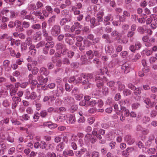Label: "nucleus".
Here are the masks:
<instances>
[{"instance_id": "obj_57", "label": "nucleus", "mask_w": 157, "mask_h": 157, "mask_svg": "<svg viewBox=\"0 0 157 157\" xmlns=\"http://www.w3.org/2000/svg\"><path fill=\"white\" fill-rule=\"evenodd\" d=\"M72 10L74 11V14L75 15H78L80 13L79 11L76 10V9L74 7H73L72 8Z\"/></svg>"}, {"instance_id": "obj_6", "label": "nucleus", "mask_w": 157, "mask_h": 157, "mask_svg": "<svg viewBox=\"0 0 157 157\" xmlns=\"http://www.w3.org/2000/svg\"><path fill=\"white\" fill-rule=\"evenodd\" d=\"M130 13L127 11H124L123 12L122 15L120 17V20L121 21H124L126 20L127 17H130Z\"/></svg>"}, {"instance_id": "obj_9", "label": "nucleus", "mask_w": 157, "mask_h": 157, "mask_svg": "<svg viewBox=\"0 0 157 157\" xmlns=\"http://www.w3.org/2000/svg\"><path fill=\"white\" fill-rule=\"evenodd\" d=\"M71 20V18L70 17L68 18L65 17L63 18L60 21V25L61 26L63 25H65L67 22L70 21Z\"/></svg>"}, {"instance_id": "obj_21", "label": "nucleus", "mask_w": 157, "mask_h": 157, "mask_svg": "<svg viewBox=\"0 0 157 157\" xmlns=\"http://www.w3.org/2000/svg\"><path fill=\"white\" fill-rule=\"evenodd\" d=\"M143 17L140 18L138 19V21L139 23H142L145 22V19L146 18H147V17L146 14H143V15L142 16Z\"/></svg>"}, {"instance_id": "obj_43", "label": "nucleus", "mask_w": 157, "mask_h": 157, "mask_svg": "<svg viewBox=\"0 0 157 157\" xmlns=\"http://www.w3.org/2000/svg\"><path fill=\"white\" fill-rule=\"evenodd\" d=\"M26 43H22L21 45V49L22 50H25L27 49V45Z\"/></svg>"}, {"instance_id": "obj_42", "label": "nucleus", "mask_w": 157, "mask_h": 157, "mask_svg": "<svg viewBox=\"0 0 157 157\" xmlns=\"http://www.w3.org/2000/svg\"><path fill=\"white\" fill-rule=\"evenodd\" d=\"M47 114V112L45 110L42 111L40 113V115L42 117H44Z\"/></svg>"}, {"instance_id": "obj_38", "label": "nucleus", "mask_w": 157, "mask_h": 157, "mask_svg": "<svg viewBox=\"0 0 157 157\" xmlns=\"http://www.w3.org/2000/svg\"><path fill=\"white\" fill-rule=\"evenodd\" d=\"M128 53L126 51H124L121 52L120 54L121 56L123 58H124L126 57V56L127 55Z\"/></svg>"}, {"instance_id": "obj_13", "label": "nucleus", "mask_w": 157, "mask_h": 157, "mask_svg": "<svg viewBox=\"0 0 157 157\" xmlns=\"http://www.w3.org/2000/svg\"><path fill=\"white\" fill-rule=\"evenodd\" d=\"M140 57L141 56L140 54L139 53H137L131 59V61L132 62H136L137 61Z\"/></svg>"}, {"instance_id": "obj_47", "label": "nucleus", "mask_w": 157, "mask_h": 157, "mask_svg": "<svg viewBox=\"0 0 157 157\" xmlns=\"http://www.w3.org/2000/svg\"><path fill=\"white\" fill-rule=\"evenodd\" d=\"M9 64L10 62L8 60H6L3 62V66H4L5 68L7 67Z\"/></svg>"}, {"instance_id": "obj_7", "label": "nucleus", "mask_w": 157, "mask_h": 157, "mask_svg": "<svg viewBox=\"0 0 157 157\" xmlns=\"http://www.w3.org/2000/svg\"><path fill=\"white\" fill-rule=\"evenodd\" d=\"M104 14V13L102 11H100L97 13L96 15V19L98 23L103 21V16Z\"/></svg>"}, {"instance_id": "obj_3", "label": "nucleus", "mask_w": 157, "mask_h": 157, "mask_svg": "<svg viewBox=\"0 0 157 157\" xmlns=\"http://www.w3.org/2000/svg\"><path fill=\"white\" fill-rule=\"evenodd\" d=\"M56 47L57 49L59 50L61 54H65L67 50L66 45L60 43L57 44L56 45Z\"/></svg>"}, {"instance_id": "obj_4", "label": "nucleus", "mask_w": 157, "mask_h": 157, "mask_svg": "<svg viewBox=\"0 0 157 157\" xmlns=\"http://www.w3.org/2000/svg\"><path fill=\"white\" fill-rule=\"evenodd\" d=\"M141 44L139 42H136L135 45H131L130 46L129 49L133 52H135L136 50H139L142 47Z\"/></svg>"}, {"instance_id": "obj_46", "label": "nucleus", "mask_w": 157, "mask_h": 157, "mask_svg": "<svg viewBox=\"0 0 157 157\" xmlns=\"http://www.w3.org/2000/svg\"><path fill=\"white\" fill-rule=\"evenodd\" d=\"M74 95L75 98L76 100H80L82 99L83 97L82 95L81 96L80 95H79L77 94H76Z\"/></svg>"}, {"instance_id": "obj_54", "label": "nucleus", "mask_w": 157, "mask_h": 157, "mask_svg": "<svg viewBox=\"0 0 157 157\" xmlns=\"http://www.w3.org/2000/svg\"><path fill=\"white\" fill-rule=\"evenodd\" d=\"M79 105L81 106H85L86 107H87V103L86 102V101L85 100H82V101H80L79 103Z\"/></svg>"}, {"instance_id": "obj_64", "label": "nucleus", "mask_w": 157, "mask_h": 157, "mask_svg": "<svg viewBox=\"0 0 157 157\" xmlns=\"http://www.w3.org/2000/svg\"><path fill=\"white\" fill-rule=\"evenodd\" d=\"M157 27V24L156 22L152 23L151 24V29H155Z\"/></svg>"}, {"instance_id": "obj_14", "label": "nucleus", "mask_w": 157, "mask_h": 157, "mask_svg": "<svg viewBox=\"0 0 157 157\" xmlns=\"http://www.w3.org/2000/svg\"><path fill=\"white\" fill-rule=\"evenodd\" d=\"M82 84L83 85L86 84L87 85L86 86H84V88L85 89H87L90 87V84L89 83L88 79H86L82 81Z\"/></svg>"}, {"instance_id": "obj_63", "label": "nucleus", "mask_w": 157, "mask_h": 157, "mask_svg": "<svg viewBox=\"0 0 157 157\" xmlns=\"http://www.w3.org/2000/svg\"><path fill=\"white\" fill-rule=\"evenodd\" d=\"M144 102L147 105H148L151 103V100L148 98H146L145 100H144Z\"/></svg>"}, {"instance_id": "obj_2", "label": "nucleus", "mask_w": 157, "mask_h": 157, "mask_svg": "<svg viewBox=\"0 0 157 157\" xmlns=\"http://www.w3.org/2000/svg\"><path fill=\"white\" fill-rule=\"evenodd\" d=\"M60 26L55 25L52 28L51 30V34L52 36H56L60 33Z\"/></svg>"}, {"instance_id": "obj_5", "label": "nucleus", "mask_w": 157, "mask_h": 157, "mask_svg": "<svg viewBox=\"0 0 157 157\" xmlns=\"http://www.w3.org/2000/svg\"><path fill=\"white\" fill-rule=\"evenodd\" d=\"M53 10L51 7L49 6H47L45 7V10L42 11V13L45 17L48 16L49 14L52 13Z\"/></svg>"}, {"instance_id": "obj_34", "label": "nucleus", "mask_w": 157, "mask_h": 157, "mask_svg": "<svg viewBox=\"0 0 157 157\" xmlns=\"http://www.w3.org/2000/svg\"><path fill=\"white\" fill-rule=\"evenodd\" d=\"M122 155L125 157L128 156L129 155V153L126 149L122 152Z\"/></svg>"}, {"instance_id": "obj_36", "label": "nucleus", "mask_w": 157, "mask_h": 157, "mask_svg": "<svg viewBox=\"0 0 157 157\" xmlns=\"http://www.w3.org/2000/svg\"><path fill=\"white\" fill-rule=\"evenodd\" d=\"M104 85L103 82H97L96 84L97 86L100 89H101L103 87Z\"/></svg>"}, {"instance_id": "obj_39", "label": "nucleus", "mask_w": 157, "mask_h": 157, "mask_svg": "<svg viewBox=\"0 0 157 157\" xmlns=\"http://www.w3.org/2000/svg\"><path fill=\"white\" fill-rule=\"evenodd\" d=\"M140 105V104L138 103H134L132 104V109H137Z\"/></svg>"}, {"instance_id": "obj_60", "label": "nucleus", "mask_w": 157, "mask_h": 157, "mask_svg": "<svg viewBox=\"0 0 157 157\" xmlns=\"http://www.w3.org/2000/svg\"><path fill=\"white\" fill-rule=\"evenodd\" d=\"M74 53L71 51H69L67 52L68 57L70 58H72L74 56Z\"/></svg>"}, {"instance_id": "obj_20", "label": "nucleus", "mask_w": 157, "mask_h": 157, "mask_svg": "<svg viewBox=\"0 0 157 157\" xmlns=\"http://www.w3.org/2000/svg\"><path fill=\"white\" fill-rule=\"evenodd\" d=\"M54 46V43L53 41H51L49 42H47L46 44L45 47L47 48H52Z\"/></svg>"}, {"instance_id": "obj_56", "label": "nucleus", "mask_w": 157, "mask_h": 157, "mask_svg": "<svg viewBox=\"0 0 157 157\" xmlns=\"http://www.w3.org/2000/svg\"><path fill=\"white\" fill-rule=\"evenodd\" d=\"M78 109V107L76 105H72L71 108V109L72 111V112H74Z\"/></svg>"}, {"instance_id": "obj_50", "label": "nucleus", "mask_w": 157, "mask_h": 157, "mask_svg": "<svg viewBox=\"0 0 157 157\" xmlns=\"http://www.w3.org/2000/svg\"><path fill=\"white\" fill-rule=\"evenodd\" d=\"M7 39L8 40L10 41V44L11 46H13L14 45L15 40L14 39L12 38L11 37Z\"/></svg>"}, {"instance_id": "obj_58", "label": "nucleus", "mask_w": 157, "mask_h": 157, "mask_svg": "<svg viewBox=\"0 0 157 157\" xmlns=\"http://www.w3.org/2000/svg\"><path fill=\"white\" fill-rule=\"evenodd\" d=\"M97 110V109L96 108H92L89 110L88 112L91 113H94Z\"/></svg>"}, {"instance_id": "obj_41", "label": "nucleus", "mask_w": 157, "mask_h": 157, "mask_svg": "<svg viewBox=\"0 0 157 157\" xmlns=\"http://www.w3.org/2000/svg\"><path fill=\"white\" fill-rule=\"evenodd\" d=\"M100 70V73L101 75H103L104 74V73H105L107 75H108L109 76H110L109 75V74H107L108 70V69H106L107 71H104V69H99Z\"/></svg>"}, {"instance_id": "obj_28", "label": "nucleus", "mask_w": 157, "mask_h": 157, "mask_svg": "<svg viewBox=\"0 0 157 157\" xmlns=\"http://www.w3.org/2000/svg\"><path fill=\"white\" fill-rule=\"evenodd\" d=\"M29 9L30 10H36V6L34 4H31L28 6Z\"/></svg>"}, {"instance_id": "obj_44", "label": "nucleus", "mask_w": 157, "mask_h": 157, "mask_svg": "<svg viewBox=\"0 0 157 157\" xmlns=\"http://www.w3.org/2000/svg\"><path fill=\"white\" fill-rule=\"evenodd\" d=\"M84 100L85 101H86V103L90 101L91 100V97L90 96H85L84 97Z\"/></svg>"}, {"instance_id": "obj_33", "label": "nucleus", "mask_w": 157, "mask_h": 157, "mask_svg": "<svg viewBox=\"0 0 157 157\" xmlns=\"http://www.w3.org/2000/svg\"><path fill=\"white\" fill-rule=\"evenodd\" d=\"M37 6V9H40L42 8L43 7V4L41 2L39 1H38L36 3Z\"/></svg>"}, {"instance_id": "obj_32", "label": "nucleus", "mask_w": 157, "mask_h": 157, "mask_svg": "<svg viewBox=\"0 0 157 157\" xmlns=\"http://www.w3.org/2000/svg\"><path fill=\"white\" fill-rule=\"evenodd\" d=\"M55 84L54 83H51L49 84L48 86H46V87L44 89H43V90H47V88H48V86L50 89L53 88L55 86Z\"/></svg>"}, {"instance_id": "obj_53", "label": "nucleus", "mask_w": 157, "mask_h": 157, "mask_svg": "<svg viewBox=\"0 0 157 157\" xmlns=\"http://www.w3.org/2000/svg\"><path fill=\"white\" fill-rule=\"evenodd\" d=\"M108 86L109 87L113 86L115 84V82L113 81H111L107 83Z\"/></svg>"}, {"instance_id": "obj_26", "label": "nucleus", "mask_w": 157, "mask_h": 157, "mask_svg": "<svg viewBox=\"0 0 157 157\" xmlns=\"http://www.w3.org/2000/svg\"><path fill=\"white\" fill-rule=\"evenodd\" d=\"M30 25V23L29 22L24 21L22 23V27L25 28H28L29 27Z\"/></svg>"}, {"instance_id": "obj_18", "label": "nucleus", "mask_w": 157, "mask_h": 157, "mask_svg": "<svg viewBox=\"0 0 157 157\" xmlns=\"http://www.w3.org/2000/svg\"><path fill=\"white\" fill-rule=\"evenodd\" d=\"M97 104V101L94 100H91L90 101H89V102L87 103V107L89 106H94L95 105Z\"/></svg>"}, {"instance_id": "obj_51", "label": "nucleus", "mask_w": 157, "mask_h": 157, "mask_svg": "<svg viewBox=\"0 0 157 157\" xmlns=\"http://www.w3.org/2000/svg\"><path fill=\"white\" fill-rule=\"evenodd\" d=\"M121 96L119 93L117 94L115 96V100L116 101L119 100L121 98Z\"/></svg>"}, {"instance_id": "obj_17", "label": "nucleus", "mask_w": 157, "mask_h": 157, "mask_svg": "<svg viewBox=\"0 0 157 157\" xmlns=\"http://www.w3.org/2000/svg\"><path fill=\"white\" fill-rule=\"evenodd\" d=\"M80 59L81 61H82V64H85L86 63L88 60L86 59V55H84L82 56Z\"/></svg>"}, {"instance_id": "obj_12", "label": "nucleus", "mask_w": 157, "mask_h": 157, "mask_svg": "<svg viewBox=\"0 0 157 157\" xmlns=\"http://www.w3.org/2000/svg\"><path fill=\"white\" fill-rule=\"evenodd\" d=\"M90 22L92 24V25H91V27L92 28L98 25V23L97 21H96V19L94 17H93L90 19Z\"/></svg>"}, {"instance_id": "obj_45", "label": "nucleus", "mask_w": 157, "mask_h": 157, "mask_svg": "<svg viewBox=\"0 0 157 157\" xmlns=\"http://www.w3.org/2000/svg\"><path fill=\"white\" fill-rule=\"evenodd\" d=\"M92 157H99V153L96 151H94L92 154Z\"/></svg>"}, {"instance_id": "obj_8", "label": "nucleus", "mask_w": 157, "mask_h": 157, "mask_svg": "<svg viewBox=\"0 0 157 157\" xmlns=\"http://www.w3.org/2000/svg\"><path fill=\"white\" fill-rule=\"evenodd\" d=\"M121 37V36L119 35L117 38V40H120V42L123 44H126L128 42V39L127 36H124L122 38Z\"/></svg>"}, {"instance_id": "obj_27", "label": "nucleus", "mask_w": 157, "mask_h": 157, "mask_svg": "<svg viewBox=\"0 0 157 157\" xmlns=\"http://www.w3.org/2000/svg\"><path fill=\"white\" fill-rule=\"evenodd\" d=\"M150 119L149 117L144 116L143 118L142 121L144 124H146L150 121Z\"/></svg>"}, {"instance_id": "obj_59", "label": "nucleus", "mask_w": 157, "mask_h": 157, "mask_svg": "<svg viewBox=\"0 0 157 157\" xmlns=\"http://www.w3.org/2000/svg\"><path fill=\"white\" fill-rule=\"evenodd\" d=\"M34 31L32 29H29L26 31V34L28 36L31 35L33 33Z\"/></svg>"}, {"instance_id": "obj_10", "label": "nucleus", "mask_w": 157, "mask_h": 157, "mask_svg": "<svg viewBox=\"0 0 157 157\" xmlns=\"http://www.w3.org/2000/svg\"><path fill=\"white\" fill-rule=\"evenodd\" d=\"M111 19L113 20L112 16L111 14H109L107 16L104 17V20L105 21V24L106 25H109L110 24L109 22V21Z\"/></svg>"}, {"instance_id": "obj_49", "label": "nucleus", "mask_w": 157, "mask_h": 157, "mask_svg": "<svg viewBox=\"0 0 157 157\" xmlns=\"http://www.w3.org/2000/svg\"><path fill=\"white\" fill-rule=\"evenodd\" d=\"M27 13V11L25 10H22L21 12V17L23 18Z\"/></svg>"}, {"instance_id": "obj_19", "label": "nucleus", "mask_w": 157, "mask_h": 157, "mask_svg": "<svg viewBox=\"0 0 157 157\" xmlns=\"http://www.w3.org/2000/svg\"><path fill=\"white\" fill-rule=\"evenodd\" d=\"M40 34L39 32H37L34 35L33 38L36 40H39L40 39Z\"/></svg>"}, {"instance_id": "obj_30", "label": "nucleus", "mask_w": 157, "mask_h": 157, "mask_svg": "<svg viewBox=\"0 0 157 157\" xmlns=\"http://www.w3.org/2000/svg\"><path fill=\"white\" fill-rule=\"evenodd\" d=\"M32 41V38L30 37H28L27 38L26 40L25 41V43L29 46L31 44Z\"/></svg>"}, {"instance_id": "obj_35", "label": "nucleus", "mask_w": 157, "mask_h": 157, "mask_svg": "<svg viewBox=\"0 0 157 157\" xmlns=\"http://www.w3.org/2000/svg\"><path fill=\"white\" fill-rule=\"evenodd\" d=\"M153 17V14H151L150 17L147 18L146 20V23L147 24H149L151 23L152 20V18Z\"/></svg>"}, {"instance_id": "obj_15", "label": "nucleus", "mask_w": 157, "mask_h": 157, "mask_svg": "<svg viewBox=\"0 0 157 157\" xmlns=\"http://www.w3.org/2000/svg\"><path fill=\"white\" fill-rule=\"evenodd\" d=\"M64 146V144L63 142L60 143L56 147L57 150L58 151H61L63 149Z\"/></svg>"}, {"instance_id": "obj_1", "label": "nucleus", "mask_w": 157, "mask_h": 157, "mask_svg": "<svg viewBox=\"0 0 157 157\" xmlns=\"http://www.w3.org/2000/svg\"><path fill=\"white\" fill-rule=\"evenodd\" d=\"M98 131L97 128H94L92 132V134H88L89 139L90 140V142L92 144H94L97 141V138L99 140L101 139V135L98 134Z\"/></svg>"}, {"instance_id": "obj_29", "label": "nucleus", "mask_w": 157, "mask_h": 157, "mask_svg": "<svg viewBox=\"0 0 157 157\" xmlns=\"http://www.w3.org/2000/svg\"><path fill=\"white\" fill-rule=\"evenodd\" d=\"M79 65V63L73 62L71 63V67L74 68H78Z\"/></svg>"}, {"instance_id": "obj_25", "label": "nucleus", "mask_w": 157, "mask_h": 157, "mask_svg": "<svg viewBox=\"0 0 157 157\" xmlns=\"http://www.w3.org/2000/svg\"><path fill=\"white\" fill-rule=\"evenodd\" d=\"M75 115H71L69 117V119L68 120V122L71 124L73 123V122L75 121Z\"/></svg>"}, {"instance_id": "obj_37", "label": "nucleus", "mask_w": 157, "mask_h": 157, "mask_svg": "<svg viewBox=\"0 0 157 157\" xmlns=\"http://www.w3.org/2000/svg\"><path fill=\"white\" fill-rule=\"evenodd\" d=\"M135 34V32L132 31H130L128 32L127 34V36L128 38H131Z\"/></svg>"}, {"instance_id": "obj_61", "label": "nucleus", "mask_w": 157, "mask_h": 157, "mask_svg": "<svg viewBox=\"0 0 157 157\" xmlns=\"http://www.w3.org/2000/svg\"><path fill=\"white\" fill-rule=\"evenodd\" d=\"M74 25H75L76 28L78 29H81L82 27V26L78 22H75L74 23Z\"/></svg>"}, {"instance_id": "obj_31", "label": "nucleus", "mask_w": 157, "mask_h": 157, "mask_svg": "<svg viewBox=\"0 0 157 157\" xmlns=\"http://www.w3.org/2000/svg\"><path fill=\"white\" fill-rule=\"evenodd\" d=\"M134 90V94L137 96L140 95L141 93V90L138 88H136V87Z\"/></svg>"}, {"instance_id": "obj_23", "label": "nucleus", "mask_w": 157, "mask_h": 157, "mask_svg": "<svg viewBox=\"0 0 157 157\" xmlns=\"http://www.w3.org/2000/svg\"><path fill=\"white\" fill-rule=\"evenodd\" d=\"M93 51L92 50L88 51L86 52V54L89 59H92L94 57V55L92 54Z\"/></svg>"}, {"instance_id": "obj_11", "label": "nucleus", "mask_w": 157, "mask_h": 157, "mask_svg": "<svg viewBox=\"0 0 157 157\" xmlns=\"http://www.w3.org/2000/svg\"><path fill=\"white\" fill-rule=\"evenodd\" d=\"M87 39L93 41V43H95L98 42V39L94 38V36L92 34H89L87 36Z\"/></svg>"}, {"instance_id": "obj_16", "label": "nucleus", "mask_w": 157, "mask_h": 157, "mask_svg": "<svg viewBox=\"0 0 157 157\" xmlns=\"http://www.w3.org/2000/svg\"><path fill=\"white\" fill-rule=\"evenodd\" d=\"M56 16L54 15L50 17L48 20V22L50 24L54 23L55 21Z\"/></svg>"}, {"instance_id": "obj_55", "label": "nucleus", "mask_w": 157, "mask_h": 157, "mask_svg": "<svg viewBox=\"0 0 157 157\" xmlns=\"http://www.w3.org/2000/svg\"><path fill=\"white\" fill-rule=\"evenodd\" d=\"M157 114V113L155 110H152L151 113V117H155L156 116Z\"/></svg>"}, {"instance_id": "obj_22", "label": "nucleus", "mask_w": 157, "mask_h": 157, "mask_svg": "<svg viewBox=\"0 0 157 157\" xmlns=\"http://www.w3.org/2000/svg\"><path fill=\"white\" fill-rule=\"evenodd\" d=\"M31 27L34 29L39 30L41 29V25L40 24H35L32 25Z\"/></svg>"}, {"instance_id": "obj_48", "label": "nucleus", "mask_w": 157, "mask_h": 157, "mask_svg": "<svg viewBox=\"0 0 157 157\" xmlns=\"http://www.w3.org/2000/svg\"><path fill=\"white\" fill-rule=\"evenodd\" d=\"M141 63L142 65L145 68H146L147 67V63L146 62V60L145 59H143L141 61Z\"/></svg>"}, {"instance_id": "obj_52", "label": "nucleus", "mask_w": 157, "mask_h": 157, "mask_svg": "<svg viewBox=\"0 0 157 157\" xmlns=\"http://www.w3.org/2000/svg\"><path fill=\"white\" fill-rule=\"evenodd\" d=\"M121 21H120H120H114L113 22L112 24L114 26H118L119 25H120Z\"/></svg>"}, {"instance_id": "obj_24", "label": "nucleus", "mask_w": 157, "mask_h": 157, "mask_svg": "<svg viewBox=\"0 0 157 157\" xmlns=\"http://www.w3.org/2000/svg\"><path fill=\"white\" fill-rule=\"evenodd\" d=\"M123 94L124 95L126 96H128L131 94L132 91L127 89H124L123 91Z\"/></svg>"}, {"instance_id": "obj_40", "label": "nucleus", "mask_w": 157, "mask_h": 157, "mask_svg": "<svg viewBox=\"0 0 157 157\" xmlns=\"http://www.w3.org/2000/svg\"><path fill=\"white\" fill-rule=\"evenodd\" d=\"M130 67V66L127 63H124L122 66V69H128Z\"/></svg>"}, {"instance_id": "obj_62", "label": "nucleus", "mask_w": 157, "mask_h": 157, "mask_svg": "<svg viewBox=\"0 0 157 157\" xmlns=\"http://www.w3.org/2000/svg\"><path fill=\"white\" fill-rule=\"evenodd\" d=\"M68 13V10L66 9L64 10L61 12V14L63 16L66 15Z\"/></svg>"}]
</instances>
